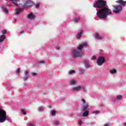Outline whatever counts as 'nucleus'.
Wrapping results in <instances>:
<instances>
[{
	"instance_id": "obj_11",
	"label": "nucleus",
	"mask_w": 126,
	"mask_h": 126,
	"mask_svg": "<svg viewBox=\"0 0 126 126\" xmlns=\"http://www.w3.org/2000/svg\"><path fill=\"white\" fill-rule=\"evenodd\" d=\"M81 89V86H79L77 87L73 88V91H79Z\"/></svg>"
},
{
	"instance_id": "obj_12",
	"label": "nucleus",
	"mask_w": 126,
	"mask_h": 126,
	"mask_svg": "<svg viewBox=\"0 0 126 126\" xmlns=\"http://www.w3.org/2000/svg\"><path fill=\"white\" fill-rule=\"evenodd\" d=\"M82 32H83V31H81L79 33H78L77 35V39H80L82 35Z\"/></svg>"
},
{
	"instance_id": "obj_14",
	"label": "nucleus",
	"mask_w": 126,
	"mask_h": 126,
	"mask_svg": "<svg viewBox=\"0 0 126 126\" xmlns=\"http://www.w3.org/2000/svg\"><path fill=\"white\" fill-rule=\"evenodd\" d=\"M5 39V36L2 35L0 36V43H1Z\"/></svg>"
},
{
	"instance_id": "obj_4",
	"label": "nucleus",
	"mask_w": 126,
	"mask_h": 126,
	"mask_svg": "<svg viewBox=\"0 0 126 126\" xmlns=\"http://www.w3.org/2000/svg\"><path fill=\"white\" fill-rule=\"evenodd\" d=\"M5 121H6V112L0 108V123H4Z\"/></svg>"
},
{
	"instance_id": "obj_28",
	"label": "nucleus",
	"mask_w": 126,
	"mask_h": 126,
	"mask_svg": "<svg viewBox=\"0 0 126 126\" xmlns=\"http://www.w3.org/2000/svg\"><path fill=\"white\" fill-rule=\"evenodd\" d=\"M85 72V70H84L83 69L80 70V72L81 73H84Z\"/></svg>"
},
{
	"instance_id": "obj_19",
	"label": "nucleus",
	"mask_w": 126,
	"mask_h": 126,
	"mask_svg": "<svg viewBox=\"0 0 126 126\" xmlns=\"http://www.w3.org/2000/svg\"><path fill=\"white\" fill-rule=\"evenodd\" d=\"M56 114V112L55 111V110H52V113H51L52 116H55Z\"/></svg>"
},
{
	"instance_id": "obj_27",
	"label": "nucleus",
	"mask_w": 126,
	"mask_h": 126,
	"mask_svg": "<svg viewBox=\"0 0 126 126\" xmlns=\"http://www.w3.org/2000/svg\"><path fill=\"white\" fill-rule=\"evenodd\" d=\"M39 111L41 112V111H43L44 110V108L43 107H40L38 108Z\"/></svg>"
},
{
	"instance_id": "obj_21",
	"label": "nucleus",
	"mask_w": 126,
	"mask_h": 126,
	"mask_svg": "<svg viewBox=\"0 0 126 126\" xmlns=\"http://www.w3.org/2000/svg\"><path fill=\"white\" fill-rule=\"evenodd\" d=\"M79 19H80V18H79V17H77L75 19V22H76V23H77L78 22V21L79 20Z\"/></svg>"
},
{
	"instance_id": "obj_2",
	"label": "nucleus",
	"mask_w": 126,
	"mask_h": 126,
	"mask_svg": "<svg viewBox=\"0 0 126 126\" xmlns=\"http://www.w3.org/2000/svg\"><path fill=\"white\" fill-rule=\"evenodd\" d=\"M87 43L85 42L78 46L77 49H75L73 51V58L75 59L76 58H80V57H82V55H84V53L82 51V49H83V47H87Z\"/></svg>"
},
{
	"instance_id": "obj_33",
	"label": "nucleus",
	"mask_w": 126,
	"mask_h": 126,
	"mask_svg": "<svg viewBox=\"0 0 126 126\" xmlns=\"http://www.w3.org/2000/svg\"><path fill=\"white\" fill-rule=\"evenodd\" d=\"M32 76H36L37 73H32Z\"/></svg>"
},
{
	"instance_id": "obj_25",
	"label": "nucleus",
	"mask_w": 126,
	"mask_h": 126,
	"mask_svg": "<svg viewBox=\"0 0 126 126\" xmlns=\"http://www.w3.org/2000/svg\"><path fill=\"white\" fill-rule=\"evenodd\" d=\"M122 95H118L117 96V100H121V99H122Z\"/></svg>"
},
{
	"instance_id": "obj_37",
	"label": "nucleus",
	"mask_w": 126,
	"mask_h": 126,
	"mask_svg": "<svg viewBox=\"0 0 126 126\" xmlns=\"http://www.w3.org/2000/svg\"><path fill=\"white\" fill-rule=\"evenodd\" d=\"M96 56H93L92 57V60H95L96 59Z\"/></svg>"
},
{
	"instance_id": "obj_18",
	"label": "nucleus",
	"mask_w": 126,
	"mask_h": 126,
	"mask_svg": "<svg viewBox=\"0 0 126 126\" xmlns=\"http://www.w3.org/2000/svg\"><path fill=\"white\" fill-rule=\"evenodd\" d=\"M29 71L28 70H26L25 71V76H29Z\"/></svg>"
},
{
	"instance_id": "obj_1",
	"label": "nucleus",
	"mask_w": 126,
	"mask_h": 126,
	"mask_svg": "<svg viewBox=\"0 0 126 126\" xmlns=\"http://www.w3.org/2000/svg\"><path fill=\"white\" fill-rule=\"evenodd\" d=\"M94 7L101 8L96 13V15L100 19H104L107 15L112 14L111 9H109L107 2L104 0H97L94 4Z\"/></svg>"
},
{
	"instance_id": "obj_7",
	"label": "nucleus",
	"mask_w": 126,
	"mask_h": 126,
	"mask_svg": "<svg viewBox=\"0 0 126 126\" xmlns=\"http://www.w3.org/2000/svg\"><path fill=\"white\" fill-rule=\"evenodd\" d=\"M23 10V8H20L16 9V12H15V14L16 15H17L19 14V13L21 12Z\"/></svg>"
},
{
	"instance_id": "obj_20",
	"label": "nucleus",
	"mask_w": 126,
	"mask_h": 126,
	"mask_svg": "<svg viewBox=\"0 0 126 126\" xmlns=\"http://www.w3.org/2000/svg\"><path fill=\"white\" fill-rule=\"evenodd\" d=\"M21 111L22 112V114L24 115V116H26V111H25L24 109L21 110Z\"/></svg>"
},
{
	"instance_id": "obj_41",
	"label": "nucleus",
	"mask_w": 126,
	"mask_h": 126,
	"mask_svg": "<svg viewBox=\"0 0 126 126\" xmlns=\"http://www.w3.org/2000/svg\"><path fill=\"white\" fill-rule=\"evenodd\" d=\"M56 50H60V47H56Z\"/></svg>"
},
{
	"instance_id": "obj_23",
	"label": "nucleus",
	"mask_w": 126,
	"mask_h": 126,
	"mask_svg": "<svg viewBox=\"0 0 126 126\" xmlns=\"http://www.w3.org/2000/svg\"><path fill=\"white\" fill-rule=\"evenodd\" d=\"M28 78H29V76H25L24 77V81H26V80L27 79H28Z\"/></svg>"
},
{
	"instance_id": "obj_8",
	"label": "nucleus",
	"mask_w": 126,
	"mask_h": 126,
	"mask_svg": "<svg viewBox=\"0 0 126 126\" xmlns=\"http://www.w3.org/2000/svg\"><path fill=\"white\" fill-rule=\"evenodd\" d=\"M27 18H29V19H32V20L35 19V16L32 14V13H30L28 15Z\"/></svg>"
},
{
	"instance_id": "obj_22",
	"label": "nucleus",
	"mask_w": 126,
	"mask_h": 126,
	"mask_svg": "<svg viewBox=\"0 0 126 126\" xmlns=\"http://www.w3.org/2000/svg\"><path fill=\"white\" fill-rule=\"evenodd\" d=\"M2 9H3V10H4V11H5V12H6V13H7V12H8V10H7V9H6V8L4 7H2Z\"/></svg>"
},
{
	"instance_id": "obj_6",
	"label": "nucleus",
	"mask_w": 126,
	"mask_h": 126,
	"mask_svg": "<svg viewBox=\"0 0 126 126\" xmlns=\"http://www.w3.org/2000/svg\"><path fill=\"white\" fill-rule=\"evenodd\" d=\"M98 65H102L105 63V58L103 57H100L97 61Z\"/></svg>"
},
{
	"instance_id": "obj_17",
	"label": "nucleus",
	"mask_w": 126,
	"mask_h": 126,
	"mask_svg": "<svg viewBox=\"0 0 126 126\" xmlns=\"http://www.w3.org/2000/svg\"><path fill=\"white\" fill-rule=\"evenodd\" d=\"M89 112L88 111H86L83 114V117H87V116H88V115H89Z\"/></svg>"
},
{
	"instance_id": "obj_39",
	"label": "nucleus",
	"mask_w": 126,
	"mask_h": 126,
	"mask_svg": "<svg viewBox=\"0 0 126 126\" xmlns=\"http://www.w3.org/2000/svg\"><path fill=\"white\" fill-rule=\"evenodd\" d=\"M82 102H83L84 103V104H85V103H86V101H85V99H82Z\"/></svg>"
},
{
	"instance_id": "obj_26",
	"label": "nucleus",
	"mask_w": 126,
	"mask_h": 126,
	"mask_svg": "<svg viewBox=\"0 0 126 126\" xmlns=\"http://www.w3.org/2000/svg\"><path fill=\"white\" fill-rule=\"evenodd\" d=\"M54 124L55 125V126H58V125L60 124V122L59 121H55Z\"/></svg>"
},
{
	"instance_id": "obj_3",
	"label": "nucleus",
	"mask_w": 126,
	"mask_h": 126,
	"mask_svg": "<svg viewBox=\"0 0 126 126\" xmlns=\"http://www.w3.org/2000/svg\"><path fill=\"white\" fill-rule=\"evenodd\" d=\"M116 2L119 3V5H113V7L114 8L113 11L114 13H119L123 10V6H125L126 5V1L119 0L116 1Z\"/></svg>"
},
{
	"instance_id": "obj_31",
	"label": "nucleus",
	"mask_w": 126,
	"mask_h": 126,
	"mask_svg": "<svg viewBox=\"0 0 126 126\" xmlns=\"http://www.w3.org/2000/svg\"><path fill=\"white\" fill-rule=\"evenodd\" d=\"M38 63H45V61H38Z\"/></svg>"
},
{
	"instance_id": "obj_35",
	"label": "nucleus",
	"mask_w": 126,
	"mask_h": 126,
	"mask_svg": "<svg viewBox=\"0 0 126 126\" xmlns=\"http://www.w3.org/2000/svg\"><path fill=\"white\" fill-rule=\"evenodd\" d=\"M39 6H40V5L39 4H36V7L37 8H39Z\"/></svg>"
},
{
	"instance_id": "obj_10",
	"label": "nucleus",
	"mask_w": 126,
	"mask_h": 126,
	"mask_svg": "<svg viewBox=\"0 0 126 126\" xmlns=\"http://www.w3.org/2000/svg\"><path fill=\"white\" fill-rule=\"evenodd\" d=\"M95 37L96 38V39H98V40H101V39H103V37L102 36H100L99 33L96 32L95 33Z\"/></svg>"
},
{
	"instance_id": "obj_38",
	"label": "nucleus",
	"mask_w": 126,
	"mask_h": 126,
	"mask_svg": "<svg viewBox=\"0 0 126 126\" xmlns=\"http://www.w3.org/2000/svg\"><path fill=\"white\" fill-rule=\"evenodd\" d=\"M104 126H110V125L109 124H104Z\"/></svg>"
},
{
	"instance_id": "obj_40",
	"label": "nucleus",
	"mask_w": 126,
	"mask_h": 126,
	"mask_svg": "<svg viewBox=\"0 0 126 126\" xmlns=\"http://www.w3.org/2000/svg\"><path fill=\"white\" fill-rule=\"evenodd\" d=\"M20 33H21V34H23V33H24V31H21L20 32Z\"/></svg>"
},
{
	"instance_id": "obj_32",
	"label": "nucleus",
	"mask_w": 126,
	"mask_h": 126,
	"mask_svg": "<svg viewBox=\"0 0 126 126\" xmlns=\"http://www.w3.org/2000/svg\"><path fill=\"white\" fill-rule=\"evenodd\" d=\"M90 64L89 63H87L85 64V67H86V68H88V67L90 66Z\"/></svg>"
},
{
	"instance_id": "obj_15",
	"label": "nucleus",
	"mask_w": 126,
	"mask_h": 126,
	"mask_svg": "<svg viewBox=\"0 0 126 126\" xmlns=\"http://www.w3.org/2000/svg\"><path fill=\"white\" fill-rule=\"evenodd\" d=\"M88 107H89L88 104H84L83 106L82 110L85 111V110H87V109H88Z\"/></svg>"
},
{
	"instance_id": "obj_9",
	"label": "nucleus",
	"mask_w": 126,
	"mask_h": 126,
	"mask_svg": "<svg viewBox=\"0 0 126 126\" xmlns=\"http://www.w3.org/2000/svg\"><path fill=\"white\" fill-rule=\"evenodd\" d=\"M12 1V3L17 6L18 5V2H19V0H10Z\"/></svg>"
},
{
	"instance_id": "obj_16",
	"label": "nucleus",
	"mask_w": 126,
	"mask_h": 126,
	"mask_svg": "<svg viewBox=\"0 0 126 126\" xmlns=\"http://www.w3.org/2000/svg\"><path fill=\"white\" fill-rule=\"evenodd\" d=\"M70 85H75L76 84V81L75 80H71L69 82Z\"/></svg>"
},
{
	"instance_id": "obj_24",
	"label": "nucleus",
	"mask_w": 126,
	"mask_h": 126,
	"mask_svg": "<svg viewBox=\"0 0 126 126\" xmlns=\"http://www.w3.org/2000/svg\"><path fill=\"white\" fill-rule=\"evenodd\" d=\"M75 72V71L73 70H71L69 71V74H72V73Z\"/></svg>"
},
{
	"instance_id": "obj_42",
	"label": "nucleus",
	"mask_w": 126,
	"mask_h": 126,
	"mask_svg": "<svg viewBox=\"0 0 126 126\" xmlns=\"http://www.w3.org/2000/svg\"><path fill=\"white\" fill-rule=\"evenodd\" d=\"M29 126H33V125L30 124Z\"/></svg>"
},
{
	"instance_id": "obj_5",
	"label": "nucleus",
	"mask_w": 126,
	"mask_h": 126,
	"mask_svg": "<svg viewBox=\"0 0 126 126\" xmlns=\"http://www.w3.org/2000/svg\"><path fill=\"white\" fill-rule=\"evenodd\" d=\"M33 1L29 0H28L26 3H25L23 5V8H29V7L32 6L33 5Z\"/></svg>"
},
{
	"instance_id": "obj_30",
	"label": "nucleus",
	"mask_w": 126,
	"mask_h": 126,
	"mask_svg": "<svg viewBox=\"0 0 126 126\" xmlns=\"http://www.w3.org/2000/svg\"><path fill=\"white\" fill-rule=\"evenodd\" d=\"M2 34H6V30H3L2 31Z\"/></svg>"
},
{
	"instance_id": "obj_34",
	"label": "nucleus",
	"mask_w": 126,
	"mask_h": 126,
	"mask_svg": "<svg viewBox=\"0 0 126 126\" xmlns=\"http://www.w3.org/2000/svg\"><path fill=\"white\" fill-rule=\"evenodd\" d=\"M78 124L79 125H80V126H82V121H80L78 122Z\"/></svg>"
},
{
	"instance_id": "obj_36",
	"label": "nucleus",
	"mask_w": 126,
	"mask_h": 126,
	"mask_svg": "<svg viewBox=\"0 0 126 126\" xmlns=\"http://www.w3.org/2000/svg\"><path fill=\"white\" fill-rule=\"evenodd\" d=\"M94 114H95V115H96V114H99V111H94Z\"/></svg>"
},
{
	"instance_id": "obj_29",
	"label": "nucleus",
	"mask_w": 126,
	"mask_h": 126,
	"mask_svg": "<svg viewBox=\"0 0 126 126\" xmlns=\"http://www.w3.org/2000/svg\"><path fill=\"white\" fill-rule=\"evenodd\" d=\"M19 71H20V68H18V69H17L16 72V73H18V74H19Z\"/></svg>"
},
{
	"instance_id": "obj_13",
	"label": "nucleus",
	"mask_w": 126,
	"mask_h": 126,
	"mask_svg": "<svg viewBox=\"0 0 126 126\" xmlns=\"http://www.w3.org/2000/svg\"><path fill=\"white\" fill-rule=\"evenodd\" d=\"M109 72L111 74H114L115 73H117V70L113 69H110L109 70Z\"/></svg>"
}]
</instances>
